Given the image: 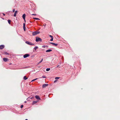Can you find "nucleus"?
I'll use <instances>...</instances> for the list:
<instances>
[{
  "label": "nucleus",
  "mask_w": 120,
  "mask_h": 120,
  "mask_svg": "<svg viewBox=\"0 0 120 120\" xmlns=\"http://www.w3.org/2000/svg\"><path fill=\"white\" fill-rule=\"evenodd\" d=\"M35 98L37 99H40V98L39 97V96H37V95L36 96H35Z\"/></svg>",
  "instance_id": "1a4fd4ad"
},
{
  "label": "nucleus",
  "mask_w": 120,
  "mask_h": 120,
  "mask_svg": "<svg viewBox=\"0 0 120 120\" xmlns=\"http://www.w3.org/2000/svg\"><path fill=\"white\" fill-rule=\"evenodd\" d=\"M23 105H21L20 107L21 108H23Z\"/></svg>",
  "instance_id": "5701e85b"
},
{
  "label": "nucleus",
  "mask_w": 120,
  "mask_h": 120,
  "mask_svg": "<svg viewBox=\"0 0 120 120\" xmlns=\"http://www.w3.org/2000/svg\"><path fill=\"white\" fill-rule=\"evenodd\" d=\"M15 10L14 9H13L12 11L13 12H15Z\"/></svg>",
  "instance_id": "c85d7f7f"
},
{
  "label": "nucleus",
  "mask_w": 120,
  "mask_h": 120,
  "mask_svg": "<svg viewBox=\"0 0 120 120\" xmlns=\"http://www.w3.org/2000/svg\"><path fill=\"white\" fill-rule=\"evenodd\" d=\"M41 41L42 39L41 38L38 37L36 38V42H38L39 41Z\"/></svg>",
  "instance_id": "f03ea898"
},
{
  "label": "nucleus",
  "mask_w": 120,
  "mask_h": 120,
  "mask_svg": "<svg viewBox=\"0 0 120 120\" xmlns=\"http://www.w3.org/2000/svg\"><path fill=\"white\" fill-rule=\"evenodd\" d=\"M43 60V59H41V60L39 62V63H38V64H40V63H41V62H42V61Z\"/></svg>",
  "instance_id": "f3484780"
},
{
  "label": "nucleus",
  "mask_w": 120,
  "mask_h": 120,
  "mask_svg": "<svg viewBox=\"0 0 120 120\" xmlns=\"http://www.w3.org/2000/svg\"><path fill=\"white\" fill-rule=\"evenodd\" d=\"M37 79H38V78H36V79H35L33 80V81H34L36 80Z\"/></svg>",
  "instance_id": "a878e982"
},
{
  "label": "nucleus",
  "mask_w": 120,
  "mask_h": 120,
  "mask_svg": "<svg viewBox=\"0 0 120 120\" xmlns=\"http://www.w3.org/2000/svg\"><path fill=\"white\" fill-rule=\"evenodd\" d=\"M3 14L4 15H5V14Z\"/></svg>",
  "instance_id": "72a5a7b5"
},
{
  "label": "nucleus",
  "mask_w": 120,
  "mask_h": 120,
  "mask_svg": "<svg viewBox=\"0 0 120 120\" xmlns=\"http://www.w3.org/2000/svg\"><path fill=\"white\" fill-rule=\"evenodd\" d=\"M48 86V84H43L42 85V87L43 88H45L46 86Z\"/></svg>",
  "instance_id": "20e7f679"
},
{
  "label": "nucleus",
  "mask_w": 120,
  "mask_h": 120,
  "mask_svg": "<svg viewBox=\"0 0 120 120\" xmlns=\"http://www.w3.org/2000/svg\"><path fill=\"white\" fill-rule=\"evenodd\" d=\"M25 16H26V15L25 14H24L23 15L22 17L24 19H25Z\"/></svg>",
  "instance_id": "9b49d317"
},
{
  "label": "nucleus",
  "mask_w": 120,
  "mask_h": 120,
  "mask_svg": "<svg viewBox=\"0 0 120 120\" xmlns=\"http://www.w3.org/2000/svg\"><path fill=\"white\" fill-rule=\"evenodd\" d=\"M52 51V50L51 49H49L47 50H46V52H49L51 51Z\"/></svg>",
  "instance_id": "f8f14e48"
},
{
  "label": "nucleus",
  "mask_w": 120,
  "mask_h": 120,
  "mask_svg": "<svg viewBox=\"0 0 120 120\" xmlns=\"http://www.w3.org/2000/svg\"><path fill=\"white\" fill-rule=\"evenodd\" d=\"M25 42L26 44L30 45H34V44H33L31 42H29L28 41H26V42Z\"/></svg>",
  "instance_id": "7ed1b4c3"
},
{
  "label": "nucleus",
  "mask_w": 120,
  "mask_h": 120,
  "mask_svg": "<svg viewBox=\"0 0 120 120\" xmlns=\"http://www.w3.org/2000/svg\"><path fill=\"white\" fill-rule=\"evenodd\" d=\"M23 28L24 31H26L25 27H24V28Z\"/></svg>",
  "instance_id": "cd10ccee"
},
{
  "label": "nucleus",
  "mask_w": 120,
  "mask_h": 120,
  "mask_svg": "<svg viewBox=\"0 0 120 120\" xmlns=\"http://www.w3.org/2000/svg\"><path fill=\"white\" fill-rule=\"evenodd\" d=\"M25 120H28L27 119H26Z\"/></svg>",
  "instance_id": "e433bc0d"
},
{
  "label": "nucleus",
  "mask_w": 120,
  "mask_h": 120,
  "mask_svg": "<svg viewBox=\"0 0 120 120\" xmlns=\"http://www.w3.org/2000/svg\"><path fill=\"white\" fill-rule=\"evenodd\" d=\"M25 103H26V101H25Z\"/></svg>",
  "instance_id": "4c0bfd02"
},
{
  "label": "nucleus",
  "mask_w": 120,
  "mask_h": 120,
  "mask_svg": "<svg viewBox=\"0 0 120 120\" xmlns=\"http://www.w3.org/2000/svg\"><path fill=\"white\" fill-rule=\"evenodd\" d=\"M43 47H44V48H45V46H42Z\"/></svg>",
  "instance_id": "473e14b6"
},
{
  "label": "nucleus",
  "mask_w": 120,
  "mask_h": 120,
  "mask_svg": "<svg viewBox=\"0 0 120 120\" xmlns=\"http://www.w3.org/2000/svg\"><path fill=\"white\" fill-rule=\"evenodd\" d=\"M49 36L51 38H53V36H52V35H49Z\"/></svg>",
  "instance_id": "393cba45"
},
{
  "label": "nucleus",
  "mask_w": 120,
  "mask_h": 120,
  "mask_svg": "<svg viewBox=\"0 0 120 120\" xmlns=\"http://www.w3.org/2000/svg\"><path fill=\"white\" fill-rule=\"evenodd\" d=\"M57 67H58V68H59L60 67H59V65H58Z\"/></svg>",
  "instance_id": "2f4dec72"
},
{
  "label": "nucleus",
  "mask_w": 120,
  "mask_h": 120,
  "mask_svg": "<svg viewBox=\"0 0 120 120\" xmlns=\"http://www.w3.org/2000/svg\"><path fill=\"white\" fill-rule=\"evenodd\" d=\"M37 102V101H33V102H32V103H33L32 104L33 105L35 104V103H36Z\"/></svg>",
  "instance_id": "ddd939ff"
},
{
  "label": "nucleus",
  "mask_w": 120,
  "mask_h": 120,
  "mask_svg": "<svg viewBox=\"0 0 120 120\" xmlns=\"http://www.w3.org/2000/svg\"><path fill=\"white\" fill-rule=\"evenodd\" d=\"M38 48V46H36V47L34 48V49L36 50V49H37Z\"/></svg>",
  "instance_id": "2eb2a0df"
},
{
  "label": "nucleus",
  "mask_w": 120,
  "mask_h": 120,
  "mask_svg": "<svg viewBox=\"0 0 120 120\" xmlns=\"http://www.w3.org/2000/svg\"><path fill=\"white\" fill-rule=\"evenodd\" d=\"M50 43L52 44L53 45H54L55 46H57L58 45V44H55L54 43L51 42V43Z\"/></svg>",
  "instance_id": "6e6552de"
},
{
  "label": "nucleus",
  "mask_w": 120,
  "mask_h": 120,
  "mask_svg": "<svg viewBox=\"0 0 120 120\" xmlns=\"http://www.w3.org/2000/svg\"><path fill=\"white\" fill-rule=\"evenodd\" d=\"M31 15H36V14H31Z\"/></svg>",
  "instance_id": "c756f323"
},
{
  "label": "nucleus",
  "mask_w": 120,
  "mask_h": 120,
  "mask_svg": "<svg viewBox=\"0 0 120 120\" xmlns=\"http://www.w3.org/2000/svg\"><path fill=\"white\" fill-rule=\"evenodd\" d=\"M40 33L39 31H35L32 33V35L33 36L39 34Z\"/></svg>",
  "instance_id": "f257e3e1"
},
{
  "label": "nucleus",
  "mask_w": 120,
  "mask_h": 120,
  "mask_svg": "<svg viewBox=\"0 0 120 120\" xmlns=\"http://www.w3.org/2000/svg\"><path fill=\"white\" fill-rule=\"evenodd\" d=\"M4 47V45H0V49H3Z\"/></svg>",
  "instance_id": "0eeeda50"
},
{
  "label": "nucleus",
  "mask_w": 120,
  "mask_h": 120,
  "mask_svg": "<svg viewBox=\"0 0 120 120\" xmlns=\"http://www.w3.org/2000/svg\"><path fill=\"white\" fill-rule=\"evenodd\" d=\"M57 81V80H55V81H54V82H56V81Z\"/></svg>",
  "instance_id": "7c9ffc66"
},
{
  "label": "nucleus",
  "mask_w": 120,
  "mask_h": 120,
  "mask_svg": "<svg viewBox=\"0 0 120 120\" xmlns=\"http://www.w3.org/2000/svg\"><path fill=\"white\" fill-rule=\"evenodd\" d=\"M24 21H25V22H26V21H25V19H24Z\"/></svg>",
  "instance_id": "f704fd0d"
},
{
  "label": "nucleus",
  "mask_w": 120,
  "mask_h": 120,
  "mask_svg": "<svg viewBox=\"0 0 120 120\" xmlns=\"http://www.w3.org/2000/svg\"><path fill=\"white\" fill-rule=\"evenodd\" d=\"M28 79L27 78L26 76H25L23 77V79L24 80H26Z\"/></svg>",
  "instance_id": "4468645a"
},
{
  "label": "nucleus",
  "mask_w": 120,
  "mask_h": 120,
  "mask_svg": "<svg viewBox=\"0 0 120 120\" xmlns=\"http://www.w3.org/2000/svg\"><path fill=\"white\" fill-rule=\"evenodd\" d=\"M60 78V77H56L55 78L56 79H58Z\"/></svg>",
  "instance_id": "aec40b11"
},
{
  "label": "nucleus",
  "mask_w": 120,
  "mask_h": 120,
  "mask_svg": "<svg viewBox=\"0 0 120 120\" xmlns=\"http://www.w3.org/2000/svg\"><path fill=\"white\" fill-rule=\"evenodd\" d=\"M33 81H33V80H32V81H31V82H33Z\"/></svg>",
  "instance_id": "c9c22d12"
},
{
  "label": "nucleus",
  "mask_w": 120,
  "mask_h": 120,
  "mask_svg": "<svg viewBox=\"0 0 120 120\" xmlns=\"http://www.w3.org/2000/svg\"><path fill=\"white\" fill-rule=\"evenodd\" d=\"M3 60L4 61L6 62L8 61V59L7 58H3Z\"/></svg>",
  "instance_id": "39448f33"
},
{
  "label": "nucleus",
  "mask_w": 120,
  "mask_h": 120,
  "mask_svg": "<svg viewBox=\"0 0 120 120\" xmlns=\"http://www.w3.org/2000/svg\"><path fill=\"white\" fill-rule=\"evenodd\" d=\"M46 77L45 76H42V78H45Z\"/></svg>",
  "instance_id": "bb28decb"
},
{
  "label": "nucleus",
  "mask_w": 120,
  "mask_h": 120,
  "mask_svg": "<svg viewBox=\"0 0 120 120\" xmlns=\"http://www.w3.org/2000/svg\"><path fill=\"white\" fill-rule=\"evenodd\" d=\"M25 27V24L24 23L23 24V28H24Z\"/></svg>",
  "instance_id": "4be33fe9"
},
{
  "label": "nucleus",
  "mask_w": 120,
  "mask_h": 120,
  "mask_svg": "<svg viewBox=\"0 0 120 120\" xmlns=\"http://www.w3.org/2000/svg\"><path fill=\"white\" fill-rule=\"evenodd\" d=\"M11 20H10L8 19V22L9 24H10V22H11Z\"/></svg>",
  "instance_id": "dca6fc26"
},
{
  "label": "nucleus",
  "mask_w": 120,
  "mask_h": 120,
  "mask_svg": "<svg viewBox=\"0 0 120 120\" xmlns=\"http://www.w3.org/2000/svg\"><path fill=\"white\" fill-rule=\"evenodd\" d=\"M53 38H51V39H50V41H52L53 40Z\"/></svg>",
  "instance_id": "b1692460"
},
{
  "label": "nucleus",
  "mask_w": 120,
  "mask_h": 120,
  "mask_svg": "<svg viewBox=\"0 0 120 120\" xmlns=\"http://www.w3.org/2000/svg\"><path fill=\"white\" fill-rule=\"evenodd\" d=\"M5 54L6 55H9V54L7 52H4Z\"/></svg>",
  "instance_id": "412c9836"
},
{
  "label": "nucleus",
  "mask_w": 120,
  "mask_h": 120,
  "mask_svg": "<svg viewBox=\"0 0 120 120\" xmlns=\"http://www.w3.org/2000/svg\"><path fill=\"white\" fill-rule=\"evenodd\" d=\"M29 56V55L28 54H26L23 56V57L24 58H26Z\"/></svg>",
  "instance_id": "423d86ee"
},
{
  "label": "nucleus",
  "mask_w": 120,
  "mask_h": 120,
  "mask_svg": "<svg viewBox=\"0 0 120 120\" xmlns=\"http://www.w3.org/2000/svg\"><path fill=\"white\" fill-rule=\"evenodd\" d=\"M50 70V68H48L46 69V71H49V70Z\"/></svg>",
  "instance_id": "a211bd4d"
},
{
  "label": "nucleus",
  "mask_w": 120,
  "mask_h": 120,
  "mask_svg": "<svg viewBox=\"0 0 120 120\" xmlns=\"http://www.w3.org/2000/svg\"><path fill=\"white\" fill-rule=\"evenodd\" d=\"M33 19H35L36 20H39V19L37 18H34Z\"/></svg>",
  "instance_id": "6ab92c4d"
},
{
  "label": "nucleus",
  "mask_w": 120,
  "mask_h": 120,
  "mask_svg": "<svg viewBox=\"0 0 120 120\" xmlns=\"http://www.w3.org/2000/svg\"><path fill=\"white\" fill-rule=\"evenodd\" d=\"M18 12V11H15V13L14 16L15 17L16 15V14Z\"/></svg>",
  "instance_id": "9d476101"
}]
</instances>
